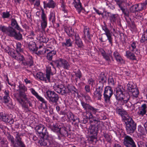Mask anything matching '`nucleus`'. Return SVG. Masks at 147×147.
<instances>
[{
	"label": "nucleus",
	"mask_w": 147,
	"mask_h": 147,
	"mask_svg": "<svg viewBox=\"0 0 147 147\" xmlns=\"http://www.w3.org/2000/svg\"><path fill=\"white\" fill-rule=\"evenodd\" d=\"M125 92L124 89L121 86L116 88L115 90L114 94L115 98L121 105L127 103L129 99V95Z\"/></svg>",
	"instance_id": "1"
},
{
	"label": "nucleus",
	"mask_w": 147,
	"mask_h": 147,
	"mask_svg": "<svg viewBox=\"0 0 147 147\" xmlns=\"http://www.w3.org/2000/svg\"><path fill=\"white\" fill-rule=\"evenodd\" d=\"M83 123H86L87 122L88 119L90 122L93 121H96V120L94 118L91 114L92 113L95 114L97 109L91 106L88 104H84L83 102Z\"/></svg>",
	"instance_id": "2"
},
{
	"label": "nucleus",
	"mask_w": 147,
	"mask_h": 147,
	"mask_svg": "<svg viewBox=\"0 0 147 147\" xmlns=\"http://www.w3.org/2000/svg\"><path fill=\"white\" fill-rule=\"evenodd\" d=\"M124 119L126 121V128L127 132L129 134L133 133L136 128V123L129 116H124Z\"/></svg>",
	"instance_id": "3"
},
{
	"label": "nucleus",
	"mask_w": 147,
	"mask_h": 147,
	"mask_svg": "<svg viewBox=\"0 0 147 147\" xmlns=\"http://www.w3.org/2000/svg\"><path fill=\"white\" fill-rule=\"evenodd\" d=\"M113 94V90L111 87L107 86L105 88L103 95L105 104L109 105L111 104L110 99Z\"/></svg>",
	"instance_id": "4"
},
{
	"label": "nucleus",
	"mask_w": 147,
	"mask_h": 147,
	"mask_svg": "<svg viewBox=\"0 0 147 147\" xmlns=\"http://www.w3.org/2000/svg\"><path fill=\"white\" fill-rule=\"evenodd\" d=\"M45 96L50 102L56 103L59 98L57 94L53 91L48 90L45 93Z\"/></svg>",
	"instance_id": "5"
},
{
	"label": "nucleus",
	"mask_w": 147,
	"mask_h": 147,
	"mask_svg": "<svg viewBox=\"0 0 147 147\" xmlns=\"http://www.w3.org/2000/svg\"><path fill=\"white\" fill-rule=\"evenodd\" d=\"M6 34L10 37H14L18 40L22 39V35L20 32H17L16 30L11 27H8Z\"/></svg>",
	"instance_id": "6"
},
{
	"label": "nucleus",
	"mask_w": 147,
	"mask_h": 147,
	"mask_svg": "<svg viewBox=\"0 0 147 147\" xmlns=\"http://www.w3.org/2000/svg\"><path fill=\"white\" fill-rule=\"evenodd\" d=\"M19 97L20 98H18V100L21 103L23 102V100L21 98H23L25 100H26L27 98L26 97V95L25 92L27 91V88L25 86L23 85H20L19 86Z\"/></svg>",
	"instance_id": "7"
},
{
	"label": "nucleus",
	"mask_w": 147,
	"mask_h": 147,
	"mask_svg": "<svg viewBox=\"0 0 147 147\" xmlns=\"http://www.w3.org/2000/svg\"><path fill=\"white\" fill-rule=\"evenodd\" d=\"M96 86V90L94 93V95L98 100H100L102 96V93L103 91L104 84L102 83H97Z\"/></svg>",
	"instance_id": "8"
},
{
	"label": "nucleus",
	"mask_w": 147,
	"mask_h": 147,
	"mask_svg": "<svg viewBox=\"0 0 147 147\" xmlns=\"http://www.w3.org/2000/svg\"><path fill=\"white\" fill-rule=\"evenodd\" d=\"M55 63L58 68H63L68 69L69 67V65L68 62L61 58H59L56 60Z\"/></svg>",
	"instance_id": "9"
},
{
	"label": "nucleus",
	"mask_w": 147,
	"mask_h": 147,
	"mask_svg": "<svg viewBox=\"0 0 147 147\" xmlns=\"http://www.w3.org/2000/svg\"><path fill=\"white\" fill-rule=\"evenodd\" d=\"M99 50L103 58L105 59L108 64L110 65L111 63V59L113 60L111 52L108 51V52H107L106 53L103 49L100 48Z\"/></svg>",
	"instance_id": "10"
},
{
	"label": "nucleus",
	"mask_w": 147,
	"mask_h": 147,
	"mask_svg": "<svg viewBox=\"0 0 147 147\" xmlns=\"http://www.w3.org/2000/svg\"><path fill=\"white\" fill-rule=\"evenodd\" d=\"M103 30L104 31L105 33L103 34H105L107 38V39L108 40L109 44L112 46L113 45V38L112 37V33L108 29L105 24H104V26H102Z\"/></svg>",
	"instance_id": "11"
},
{
	"label": "nucleus",
	"mask_w": 147,
	"mask_h": 147,
	"mask_svg": "<svg viewBox=\"0 0 147 147\" xmlns=\"http://www.w3.org/2000/svg\"><path fill=\"white\" fill-rule=\"evenodd\" d=\"M35 130L40 134H42L43 137L47 138L50 137L47 131L46 128L42 125H37L35 127Z\"/></svg>",
	"instance_id": "12"
},
{
	"label": "nucleus",
	"mask_w": 147,
	"mask_h": 147,
	"mask_svg": "<svg viewBox=\"0 0 147 147\" xmlns=\"http://www.w3.org/2000/svg\"><path fill=\"white\" fill-rule=\"evenodd\" d=\"M54 90L58 93L64 95L67 92V89L62 84H55L53 86Z\"/></svg>",
	"instance_id": "13"
},
{
	"label": "nucleus",
	"mask_w": 147,
	"mask_h": 147,
	"mask_svg": "<svg viewBox=\"0 0 147 147\" xmlns=\"http://www.w3.org/2000/svg\"><path fill=\"white\" fill-rule=\"evenodd\" d=\"M51 130L55 132L59 133L63 135L66 133L67 131L65 127H59L58 125L55 123L50 126Z\"/></svg>",
	"instance_id": "14"
},
{
	"label": "nucleus",
	"mask_w": 147,
	"mask_h": 147,
	"mask_svg": "<svg viewBox=\"0 0 147 147\" xmlns=\"http://www.w3.org/2000/svg\"><path fill=\"white\" fill-rule=\"evenodd\" d=\"M10 140L14 147H26L21 138H11Z\"/></svg>",
	"instance_id": "15"
},
{
	"label": "nucleus",
	"mask_w": 147,
	"mask_h": 147,
	"mask_svg": "<svg viewBox=\"0 0 147 147\" xmlns=\"http://www.w3.org/2000/svg\"><path fill=\"white\" fill-rule=\"evenodd\" d=\"M41 25L42 28L44 29L47 26V20L46 15L45 13L44 10H42L41 14Z\"/></svg>",
	"instance_id": "16"
},
{
	"label": "nucleus",
	"mask_w": 147,
	"mask_h": 147,
	"mask_svg": "<svg viewBox=\"0 0 147 147\" xmlns=\"http://www.w3.org/2000/svg\"><path fill=\"white\" fill-rule=\"evenodd\" d=\"M88 131L92 135L90 138H96L95 137L97 135L98 128L94 125H91L89 127Z\"/></svg>",
	"instance_id": "17"
},
{
	"label": "nucleus",
	"mask_w": 147,
	"mask_h": 147,
	"mask_svg": "<svg viewBox=\"0 0 147 147\" xmlns=\"http://www.w3.org/2000/svg\"><path fill=\"white\" fill-rule=\"evenodd\" d=\"M0 119L5 122L11 123L13 122V120L7 114L1 112L0 113Z\"/></svg>",
	"instance_id": "18"
},
{
	"label": "nucleus",
	"mask_w": 147,
	"mask_h": 147,
	"mask_svg": "<svg viewBox=\"0 0 147 147\" xmlns=\"http://www.w3.org/2000/svg\"><path fill=\"white\" fill-rule=\"evenodd\" d=\"M124 145L126 147H136V146L132 138H124Z\"/></svg>",
	"instance_id": "19"
},
{
	"label": "nucleus",
	"mask_w": 147,
	"mask_h": 147,
	"mask_svg": "<svg viewBox=\"0 0 147 147\" xmlns=\"http://www.w3.org/2000/svg\"><path fill=\"white\" fill-rule=\"evenodd\" d=\"M147 112V104H143L139 107L138 113V115L143 116Z\"/></svg>",
	"instance_id": "20"
},
{
	"label": "nucleus",
	"mask_w": 147,
	"mask_h": 147,
	"mask_svg": "<svg viewBox=\"0 0 147 147\" xmlns=\"http://www.w3.org/2000/svg\"><path fill=\"white\" fill-rule=\"evenodd\" d=\"M45 52L46 53H47V58L49 61L51 60L53 58V57L56 54V52L55 51L50 50L49 48L45 49Z\"/></svg>",
	"instance_id": "21"
},
{
	"label": "nucleus",
	"mask_w": 147,
	"mask_h": 147,
	"mask_svg": "<svg viewBox=\"0 0 147 147\" xmlns=\"http://www.w3.org/2000/svg\"><path fill=\"white\" fill-rule=\"evenodd\" d=\"M134 51H132L131 50H128L126 51L125 54V56L128 59L132 60H136V56L134 53H133Z\"/></svg>",
	"instance_id": "22"
},
{
	"label": "nucleus",
	"mask_w": 147,
	"mask_h": 147,
	"mask_svg": "<svg viewBox=\"0 0 147 147\" xmlns=\"http://www.w3.org/2000/svg\"><path fill=\"white\" fill-rule=\"evenodd\" d=\"M107 13L108 14V16L109 17L111 22L112 24L115 23L119 17L118 15V14H111L110 12H107Z\"/></svg>",
	"instance_id": "23"
},
{
	"label": "nucleus",
	"mask_w": 147,
	"mask_h": 147,
	"mask_svg": "<svg viewBox=\"0 0 147 147\" xmlns=\"http://www.w3.org/2000/svg\"><path fill=\"white\" fill-rule=\"evenodd\" d=\"M36 78L37 79L43 81L48 80V78L46 75L43 74L42 73L39 72L36 75Z\"/></svg>",
	"instance_id": "24"
},
{
	"label": "nucleus",
	"mask_w": 147,
	"mask_h": 147,
	"mask_svg": "<svg viewBox=\"0 0 147 147\" xmlns=\"http://www.w3.org/2000/svg\"><path fill=\"white\" fill-rule=\"evenodd\" d=\"M30 90L32 93L39 100L43 103H45V99L42 97L40 96L34 89L32 88L30 89Z\"/></svg>",
	"instance_id": "25"
},
{
	"label": "nucleus",
	"mask_w": 147,
	"mask_h": 147,
	"mask_svg": "<svg viewBox=\"0 0 147 147\" xmlns=\"http://www.w3.org/2000/svg\"><path fill=\"white\" fill-rule=\"evenodd\" d=\"M73 4L78 12L80 13L82 9V4L80 3V0H77V1L74 0Z\"/></svg>",
	"instance_id": "26"
},
{
	"label": "nucleus",
	"mask_w": 147,
	"mask_h": 147,
	"mask_svg": "<svg viewBox=\"0 0 147 147\" xmlns=\"http://www.w3.org/2000/svg\"><path fill=\"white\" fill-rule=\"evenodd\" d=\"M44 6L49 8H54L56 6L55 3L53 0H49L47 3L44 2Z\"/></svg>",
	"instance_id": "27"
},
{
	"label": "nucleus",
	"mask_w": 147,
	"mask_h": 147,
	"mask_svg": "<svg viewBox=\"0 0 147 147\" xmlns=\"http://www.w3.org/2000/svg\"><path fill=\"white\" fill-rule=\"evenodd\" d=\"M113 55L117 62L120 63L122 62V61H123V59L118 52L117 51H115L113 53Z\"/></svg>",
	"instance_id": "28"
},
{
	"label": "nucleus",
	"mask_w": 147,
	"mask_h": 147,
	"mask_svg": "<svg viewBox=\"0 0 147 147\" xmlns=\"http://www.w3.org/2000/svg\"><path fill=\"white\" fill-rule=\"evenodd\" d=\"M38 40L40 41V42L44 43H47L48 41V39L43 35L42 33H40L36 38Z\"/></svg>",
	"instance_id": "29"
},
{
	"label": "nucleus",
	"mask_w": 147,
	"mask_h": 147,
	"mask_svg": "<svg viewBox=\"0 0 147 147\" xmlns=\"http://www.w3.org/2000/svg\"><path fill=\"white\" fill-rule=\"evenodd\" d=\"M11 24L12 26L14 27L15 29L19 30L20 32H23V30L19 26L16 21L15 20H12Z\"/></svg>",
	"instance_id": "30"
},
{
	"label": "nucleus",
	"mask_w": 147,
	"mask_h": 147,
	"mask_svg": "<svg viewBox=\"0 0 147 147\" xmlns=\"http://www.w3.org/2000/svg\"><path fill=\"white\" fill-rule=\"evenodd\" d=\"M49 20L53 23L55 22V12L54 11L50 12L49 16Z\"/></svg>",
	"instance_id": "31"
},
{
	"label": "nucleus",
	"mask_w": 147,
	"mask_h": 147,
	"mask_svg": "<svg viewBox=\"0 0 147 147\" xmlns=\"http://www.w3.org/2000/svg\"><path fill=\"white\" fill-rule=\"evenodd\" d=\"M127 90L129 92L132 91L133 90L136 88V86L131 82H129L127 85Z\"/></svg>",
	"instance_id": "32"
},
{
	"label": "nucleus",
	"mask_w": 147,
	"mask_h": 147,
	"mask_svg": "<svg viewBox=\"0 0 147 147\" xmlns=\"http://www.w3.org/2000/svg\"><path fill=\"white\" fill-rule=\"evenodd\" d=\"M13 57L19 61L20 62H22V63L24 62V59L23 55H21L20 54L18 53L17 55L13 56Z\"/></svg>",
	"instance_id": "33"
},
{
	"label": "nucleus",
	"mask_w": 147,
	"mask_h": 147,
	"mask_svg": "<svg viewBox=\"0 0 147 147\" xmlns=\"http://www.w3.org/2000/svg\"><path fill=\"white\" fill-rule=\"evenodd\" d=\"M48 142V138H40L38 143L41 146H45Z\"/></svg>",
	"instance_id": "34"
},
{
	"label": "nucleus",
	"mask_w": 147,
	"mask_h": 147,
	"mask_svg": "<svg viewBox=\"0 0 147 147\" xmlns=\"http://www.w3.org/2000/svg\"><path fill=\"white\" fill-rule=\"evenodd\" d=\"M84 32L85 35V37L87 38H88L89 41L90 39V35L89 32V29L88 28L87 26H85L84 27Z\"/></svg>",
	"instance_id": "35"
},
{
	"label": "nucleus",
	"mask_w": 147,
	"mask_h": 147,
	"mask_svg": "<svg viewBox=\"0 0 147 147\" xmlns=\"http://www.w3.org/2000/svg\"><path fill=\"white\" fill-rule=\"evenodd\" d=\"M139 5L138 4H135L132 6L130 8V10L131 12L135 13L136 11H139Z\"/></svg>",
	"instance_id": "36"
},
{
	"label": "nucleus",
	"mask_w": 147,
	"mask_h": 147,
	"mask_svg": "<svg viewBox=\"0 0 147 147\" xmlns=\"http://www.w3.org/2000/svg\"><path fill=\"white\" fill-rule=\"evenodd\" d=\"M130 92L132 94L133 96L136 98L138 97L139 93V91L137 88L134 89L132 91Z\"/></svg>",
	"instance_id": "37"
},
{
	"label": "nucleus",
	"mask_w": 147,
	"mask_h": 147,
	"mask_svg": "<svg viewBox=\"0 0 147 147\" xmlns=\"http://www.w3.org/2000/svg\"><path fill=\"white\" fill-rule=\"evenodd\" d=\"M46 74L48 78V80H50V75L51 73V67L49 65L46 67Z\"/></svg>",
	"instance_id": "38"
},
{
	"label": "nucleus",
	"mask_w": 147,
	"mask_h": 147,
	"mask_svg": "<svg viewBox=\"0 0 147 147\" xmlns=\"http://www.w3.org/2000/svg\"><path fill=\"white\" fill-rule=\"evenodd\" d=\"M36 45L34 42H31L28 44V47L31 51H34L36 47Z\"/></svg>",
	"instance_id": "39"
},
{
	"label": "nucleus",
	"mask_w": 147,
	"mask_h": 147,
	"mask_svg": "<svg viewBox=\"0 0 147 147\" xmlns=\"http://www.w3.org/2000/svg\"><path fill=\"white\" fill-rule=\"evenodd\" d=\"M137 47V43L136 41L133 42L129 47V49L132 51H134Z\"/></svg>",
	"instance_id": "40"
},
{
	"label": "nucleus",
	"mask_w": 147,
	"mask_h": 147,
	"mask_svg": "<svg viewBox=\"0 0 147 147\" xmlns=\"http://www.w3.org/2000/svg\"><path fill=\"white\" fill-rule=\"evenodd\" d=\"M120 9L125 16L127 17L129 16V11L127 8L125 7H121Z\"/></svg>",
	"instance_id": "41"
},
{
	"label": "nucleus",
	"mask_w": 147,
	"mask_h": 147,
	"mask_svg": "<svg viewBox=\"0 0 147 147\" xmlns=\"http://www.w3.org/2000/svg\"><path fill=\"white\" fill-rule=\"evenodd\" d=\"M99 82L98 83H102L104 84V82H106V78L104 74L100 76L99 77Z\"/></svg>",
	"instance_id": "42"
},
{
	"label": "nucleus",
	"mask_w": 147,
	"mask_h": 147,
	"mask_svg": "<svg viewBox=\"0 0 147 147\" xmlns=\"http://www.w3.org/2000/svg\"><path fill=\"white\" fill-rule=\"evenodd\" d=\"M116 112L119 115L121 116L124 115L125 113V112L123 111L122 108H119V107L116 108Z\"/></svg>",
	"instance_id": "43"
},
{
	"label": "nucleus",
	"mask_w": 147,
	"mask_h": 147,
	"mask_svg": "<svg viewBox=\"0 0 147 147\" xmlns=\"http://www.w3.org/2000/svg\"><path fill=\"white\" fill-rule=\"evenodd\" d=\"M66 32L67 34L69 36H71L74 35V32L72 30V28L71 27H69L67 28L66 30Z\"/></svg>",
	"instance_id": "44"
},
{
	"label": "nucleus",
	"mask_w": 147,
	"mask_h": 147,
	"mask_svg": "<svg viewBox=\"0 0 147 147\" xmlns=\"http://www.w3.org/2000/svg\"><path fill=\"white\" fill-rule=\"evenodd\" d=\"M8 27L4 25H0V31H1L4 34H6Z\"/></svg>",
	"instance_id": "45"
},
{
	"label": "nucleus",
	"mask_w": 147,
	"mask_h": 147,
	"mask_svg": "<svg viewBox=\"0 0 147 147\" xmlns=\"http://www.w3.org/2000/svg\"><path fill=\"white\" fill-rule=\"evenodd\" d=\"M75 39L76 43L78 47H80L82 43V41L78 34L75 35Z\"/></svg>",
	"instance_id": "46"
},
{
	"label": "nucleus",
	"mask_w": 147,
	"mask_h": 147,
	"mask_svg": "<svg viewBox=\"0 0 147 147\" xmlns=\"http://www.w3.org/2000/svg\"><path fill=\"white\" fill-rule=\"evenodd\" d=\"M125 1L126 0H115L117 4L118 5L120 8L123 7L122 6L125 3Z\"/></svg>",
	"instance_id": "47"
},
{
	"label": "nucleus",
	"mask_w": 147,
	"mask_h": 147,
	"mask_svg": "<svg viewBox=\"0 0 147 147\" xmlns=\"http://www.w3.org/2000/svg\"><path fill=\"white\" fill-rule=\"evenodd\" d=\"M16 51L18 52H22L23 50L21 48L22 44L20 42H18L16 44Z\"/></svg>",
	"instance_id": "48"
},
{
	"label": "nucleus",
	"mask_w": 147,
	"mask_h": 147,
	"mask_svg": "<svg viewBox=\"0 0 147 147\" xmlns=\"http://www.w3.org/2000/svg\"><path fill=\"white\" fill-rule=\"evenodd\" d=\"M62 45L63 46L64 45L67 47H70L72 45V43L70 39H68L66 40V42L62 43Z\"/></svg>",
	"instance_id": "49"
},
{
	"label": "nucleus",
	"mask_w": 147,
	"mask_h": 147,
	"mask_svg": "<svg viewBox=\"0 0 147 147\" xmlns=\"http://www.w3.org/2000/svg\"><path fill=\"white\" fill-rule=\"evenodd\" d=\"M139 5V11H141L146 8V3H141L138 4Z\"/></svg>",
	"instance_id": "50"
},
{
	"label": "nucleus",
	"mask_w": 147,
	"mask_h": 147,
	"mask_svg": "<svg viewBox=\"0 0 147 147\" xmlns=\"http://www.w3.org/2000/svg\"><path fill=\"white\" fill-rule=\"evenodd\" d=\"M108 82L110 85L111 86H114L115 84V82L112 77H110L109 78Z\"/></svg>",
	"instance_id": "51"
},
{
	"label": "nucleus",
	"mask_w": 147,
	"mask_h": 147,
	"mask_svg": "<svg viewBox=\"0 0 147 147\" xmlns=\"http://www.w3.org/2000/svg\"><path fill=\"white\" fill-rule=\"evenodd\" d=\"M67 117L69 119L72 120H74V115L71 112H68L67 114Z\"/></svg>",
	"instance_id": "52"
},
{
	"label": "nucleus",
	"mask_w": 147,
	"mask_h": 147,
	"mask_svg": "<svg viewBox=\"0 0 147 147\" xmlns=\"http://www.w3.org/2000/svg\"><path fill=\"white\" fill-rule=\"evenodd\" d=\"M28 58L29 59L26 62V63L30 66H31L33 65V63L32 59V57L31 56H29Z\"/></svg>",
	"instance_id": "53"
},
{
	"label": "nucleus",
	"mask_w": 147,
	"mask_h": 147,
	"mask_svg": "<svg viewBox=\"0 0 147 147\" xmlns=\"http://www.w3.org/2000/svg\"><path fill=\"white\" fill-rule=\"evenodd\" d=\"M10 14L9 12L6 11L3 12L2 13V17L3 18H9L10 16Z\"/></svg>",
	"instance_id": "54"
},
{
	"label": "nucleus",
	"mask_w": 147,
	"mask_h": 147,
	"mask_svg": "<svg viewBox=\"0 0 147 147\" xmlns=\"http://www.w3.org/2000/svg\"><path fill=\"white\" fill-rule=\"evenodd\" d=\"M61 7L62 10L64 11V12H67V10L65 8V3L63 1L61 3Z\"/></svg>",
	"instance_id": "55"
},
{
	"label": "nucleus",
	"mask_w": 147,
	"mask_h": 147,
	"mask_svg": "<svg viewBox=\"0 0 147 147\" xmlns=\"http://www.w3.org/2000/svg\"><path fill=\"white\" fill-rule=\"evenodd\" d=\"M4 102L5 104L8 103L10 100V98L9 96H4L3 97Z\"/></svg>",
	"instance_id": "56"
},
{
	"label": "nucleus",
	"mask_w": 147,
	"mask_h": 147,
	"mask_svg": "<svg viewBox=\"0 0 147 147\" xmlns=\"http://www.w3.org/2000/svg\"><path fill=\"white\" fill-rule=\"evenodd\" d=\"M86 101L87 102H89L91 100V98L90 97L88 94H85L84 95H83Z\"/></svg>",
	"instance_id": "57"
},
{
	"label": "nucleus",
	"mask_w": 147,
	"mask_h": 147,
	"mask_svg": "<svg viewBox=\"0 0 147 147\" xmlns=\"http://www.w3.org/2000/svg\"><path fill=\"white\" fill-rule=\"evenodd\" d=\"M5 51L9 55H12V53L11 52V49L9 47H7L5 48Z\"/></svg>",
	"instance_id": "58"
},
{
	"label": "nucleus",
	"mask_w": 147,
	"mask_h": 147,
	"mask_svg": "<svg viewBox=\"0 0 147 147\" xmlns=\"http://www.w3.org/2000/svg\"><path fill=\"white\" fill-rule=\"evenodd\" d=\"M93 9L96 12L98 15H103V13H102V12L98 10L95 7H93Z\"/></svg>",
	"instance_id": "59"
},
{
	"label": "nucleus",
	"mask_w": 147,
	"mask_h": 147,
	"mask_svg": "<svg viewBox=\"0 0 147 147\" xmlns=\"http://www.w3.org/2000/svg\"><path fill=\"white\" fill-rule=\"evenodd\" d=\"M120 137L122 138H131L129 136H128L126 135L123 132L122 133L120 134Z\"/></svg>",
	"instance_id": "60"
},
{
	"label": "nucleus",
	"mask_w": 147,
	"mask_h": 147,
	"mask_svg": "<svg viewBox=\"0 0 147 147\" xmlns=\"http://www.w3.org/2000/svg\"><path fill=\"white\" fill-rule=\"evenodd\" d=\"M86 91L87 92L89 93L90 91V87L88 85H86L84 88Z\"/></svg>",
	"instance_id": "61"
},
{
	"label": "nucleus",
	"mask_w": 147,
	"mask_h": 147,
	"mask_svg": "<svg viewBox=\"0 0 147 147\" xmlns=\"http://www.w3.org/2000/svg\"><path fill=\"white\" fill-rule=\"evenodd\" d=\"M45 49H44L42 51V50H39L36 53V54H37L38 55H42L44 54L45 53H46L45 52Z\"/></svg>",
	"instance_id": "62"
},
{
	"label": "nucleus",
	"mask_w": 147,
	"mask_h": 147,
	"mask_svg": "<svg viewBox=\"0 0 147 147\" xmlns=\"http://www.w3.org/2000/svg\"><path fill=\"white\" fill-rule=\"evenodd\" d=\"M40 1L39 0H36V3L34 4L35 5H36L37 6H38L40 5Z\"/></svg>",
	"instance_id": "63"
},
{
	"label": "nucleus",
	"mask_w": 147,
	"mask_h": 147,
	"mask_svg": "<svg viewBox=\"0 0 147 147\" xmlns=\"http://www.w3.org/2000/svg\"><path fill=\"white\" fill-rule=\"evenodd\" d=\"M76 75L77 77H78L79 78H80L81 76V75L79 71L78 72V73L76 74Z\"/></svg>",
	"instance_id": "64"
}]
</instances>
